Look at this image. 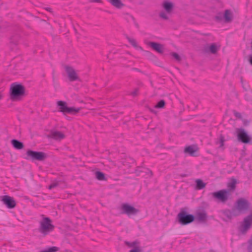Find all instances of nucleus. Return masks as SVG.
<instances>
[{
	"mask_svg": "<svg viewBox=\"0 0 252 252\" xmlns=\"http://www.w3.org/2000/svg\"><path fill=\"white\" fill-rule=\"evenodd\" d=\"M214 198L221 202H225L228 199L229 190L227 189H221L217 192L212 193Z\"/></svg>",
	"mask_w": 252,
	"mask_h": 252,
	"instance_id": "nucleus-6",
	"label": "nucleus"
},
{
	"mask_svg": "<svg viewBox=\"0 0 252 252\" xmlns=\"http://www.w3.org/2000/svg\"><path fill=\"white\" fill-rule=\"evenodd\" d=\"M113 6L117 8H121L124 6L121 0H107Z\"/></svg>",
	"mask_w": 252,
	"mask_h": 252,
	"instance_id": "nucleus-18",
	"label": "nucleus"
},
{
	"mask_svg": "<svg viewBox=\"0 0 252 252\" xmlns=\"http://www.w3.org/2000/svg\"><path fill=\"white\" fill-rule=\"evenodd\" d=\"M249 62H250V63L252 65V56H251L250 57Z\"/></svg>",
	"mask_w": 252,
	"mask_h": 252,
	"instance_id": "nucleus-41",
	"label": "nucleus"
},
{
	"mask_svg": "<svg viewBox=\"0 0 252 252\" xmlns=\"http://www.w3.org/2000/svg\"><path fill=\"white\" fill-rule=\"evenodd\" d=\"M138 92V89H135V90L131 93V94L134 96H136L137 95Z\"/></svg>",
	"mask_w": 252,
	"mask_h": 252,
	"instance_id": "nucleus-36",
	"label": "nucleus"
},
{
	"mask_svg": "<svg viewBox=\"0 0 252 252\" xmlns=\"http://www.w3.org/2000/svg\"><path fill=\"white\" fill-rule=\"evenodd\" d=\"M148 173L150 174V176H152V172L151 171L148 170Z\"/></svg>",
	"mask_w": 252,
	"mask_h": 252,
	"instance_id": "nucleus-44",
	"label": "nucleus"
},
{
	"mask_svg": "<svg viewBox=\"0 0 252 252\" xmlns=\"http://www.w3.org/2000/svg\"><path fill=\"white\" fill-rule=\"evenodd\" d=\"M145 52H146L147 55H148V56H153V54L149 51H145Z\"/></svg>",
	"mask_w": 252,
	"mask_h": 252,
	"instance_id": "nucleus-40",
	"label": "nucleus"
},
{
	"mask_svg": "<svg viewBox=\"0 0 252 252\" xmlns=\"http://www.w3.org/2000/svg\"><path fill=\"white\" fill-rule=\"evenodd\" d=\"M64 135L60 131L51 130L47 135V137L53 138L56 140H61L64 138Z\"/></svg>",
	"mask_w": 252,
	"mask_h": 252,
	"instance_id": "nucleus-14",
	"label": "nucleus"
},
{
	"mask_svg": "<svg viewBox=\"0 0 252 252\" xmlns=\"http://www.w3.org/2000/svg\"><path fill=\"white\" fill-rule=\"evenodd\" d=\"M249 252H252V241L251 242L250 244V246L249 248Z\"/></svg>",
	"mask_w": 252,
	"mask_h": 252,
	"instance_id": "nucleus-38",
	"label": "nucleus"
},
{
	"mask_svg": "<svg viewBox=\"0 0 252 252\" xmlns=\"http://www.w3.org/2000/svg\"><path fill=\"white\" fill-rule=\"evenodd\" d=\"M27 156L30 157L32 160L39 161L44 160L46 158V155L41 152H35L28 150L27 152Z\"/></svg>",
	"mask_w": 252,
	"mask_h": 252,
	"instance_id": "nucleus-8",
	"label": "nucleus"
},
{
	"mask_svg": "<svg viewBox=\"0 0 252 252\" xmlns=\"http://www.w3.org/2000/svg\"><path fill=\"white\" fill-rule=\"evenodd\" d=\"M126 244L129 246V247H134L135 245H136V242H133L132 243H129V242H126Z\"/></svg>",
	"mask_w": 252,
	"mask_h": 252,
	"instance_id": "nucleus-34",
	"label": "nucleus"
},
{
	"mask_svg": "<svg viewBox=\"0 0 252 252\" xmlns=\"http://www.w3.org/2000/svg\"><path fill=\"white\" fill-rule=\"evenodd\" d=\"M95 177L99 181H105L106 180V178H105V174L102 172L97 171L94 173Z\"/></svg>",
	"mask_w": 252,
	"mask_h": 252,
	"instance_id": "nucleus-21",
	"label": "nucleus"
},
{
	"mask_svg": "<svg viewBox=\"0 0 252 252\" xmlns=\"http://www.w3.org/2000/svg\"><path fill=\"white\" fill-rule=\"evenodd\" d=\"M126 38L128 40V41L129 42V43L135 48L136 47H138V45H137V42L136 41V40L133 39V38H130L128 36H127L126 37Z\"/></svg>",
	"mask_w": 252,
	"mask_h": 252,
	"instance_id": "nucleus-27",
	"label": "nucleus"
},
{
	"mask_svg": "<svg viewBox=\"0 0 252 252\" xmlns=\"http://www.w3.org/2000/svg\"><path fill=\"white\" fill-rule=\"evenodd\" d=\"M90 2H100L101 0H90Z\"/></svg>",
	"mask_w": 252,
	"mask_h": 252,
	"instance_id": "nucleus-39",
	"label": "nucleus"
},
{
	"mask_svg": "<svg viewBox=\"0 0 252 252\" xmlns=\"http://www.w3.org/2000/svg\"><path fill=\"white\" fill-rule=\"evenodd\" d=\"M136 48L139 49H140V50H142V51H143L142 48L141 47H140V46H138V47H136Z\"/></svg>",
	"mask_w": 252,
	"mask_h": 252,
	"instance_id": "nucleus-45",
	"label": "nucleus"
},
{
	"mask_svg": "<svg viewBox=\"0 0 252 252\" xmlns=\"http://www.w3.org/2000/svg\"><path fill=\"white\" fill-rule=\"evenodd\" d=\"M224 19L226 23H229L232 19V14L230 10H225L223 14Z\"/></svg>",
	"mask_w": 252,
	"mask_h": 252,
	"instance_id": "nucleus-19",
	"label": "nucleus"
},
{
	"mask_svg": "<svg viewBox=\"0 0 252 252\" xmlns=\"http://www.w3.org/2000/svg\"><path fill=\"white\" fill-rule=\"evenodd\" d=\"M64 68L67 74L68 77L70 81H74L79 80L78 76L75 70L73 67L66 65L64 67Z\"/></svg>",
	"mask_w": 252,
	"mask_h": 252,
	"instance_id": "nucleus-13",
	"label": "nucleus"
},
{
	"mask_svg": "<svg viewBox=\"0 0 252 252\" xmlns=\"http://www.w3.org/2000/svg\"><path fill=\"white\" fill-rule=\"evenodd\" d=\"M252 223V215H249L245 217L241 225V232L246 233L251 227Z\"/></svg>",
	"mask_w": 252,
	"mask_h": 252,
	"instance_id": "nucleus-11",
	"label": "nucleus"
},
{
	"mask_svg": "<svg viewBox=\"0 0 252 252\" xmlns=\"http://www.w3.org/2000/svg\"><path fill=\"white\" fill-rule=\"evenodd\" d=\"M39 224L38 231L44 236L48 235L54 230V226L52 224V220L49 218L44 217L39 222Z\"/></svg>",
	"mask_w": 252,
	"mask_h": 252,
	"instance_id": "nucleus-2",
	"label": "nucleus"
},
{
	"mask_svg": "<svg viewBox=\"0 0 252 252\" xmlns=\"http://www.w3.org/2000/svg\"><path fill=\"white\" fill-rule=\"evenodd\" d=\"M25 94V88L21 84L12 83L10 88V98L13 101L20 100Z\"/></svg>",
	"mask_w": 252,
	"mask_h": 252,
	"instance_id": "nucleus-1",
	"label": "nucleus"
},
{
	"mask_svg": "<svg viewBox=\"0 0 252 252\" xmlns=\"http://www.w3.org/2000/svg\"><path fill=\"white\" fill-rule=\"evenodd\" d=\"M234 114L236 117H237L238 118H241V115L240 113L237 112H234Z\"/></svg>",
	"mask_w": 252,
	"mask_h": 252,
	"instance_id": "nucleus-37",
	"label": "nucleus"
},
{
	"mask_svg": "<svg viewBox=\"0 0 252 252\" xmlns=\"http://www.w3.org/2000/svg\"><path fill=\"white\" fill-rule=\"evenodd\" d=\"M165 102L164 100H160L156 105L155 108L161 109L164 107Z\"/></svg>",
	"mask_w": 252,
	"mask_h": 252,
	"instance_id": "nucleus-26",
	"label": "nucleus"
},
{
	"mask_svg": "<svg viewBox=\"0 0 252 252\" xmlns=\"http://www.w3.org/2000/svg\"><path fill=\"white\" fill-rule=\"evenodd\" d=\"M122 213L128 216L136 215L138 210L128 204H123L121 206Z\"/></svg>",
	"mask_w": 252,
	"mask_h": 252,
	"instance_id": "nucleus-9",
	"label": "nucleus"
},
{
	"mask_svg": "<svg viewBox=\"0 0 252 252\" xmlns=\"http://www.w3.org/2000/svg\"><path fill=\"white\" fill-rule=\"evenodd\" d=\"M230 212L232 217L238 216L241 213V212L238 210L235 206L231 210V211H230Z\"/></svg>",
	"mask_w": 252,
	"mask_h": 252,
	"instance_id": "nucleus-25",
	"label": "nucleus"
},
{
	"mask_svg": "<svg viewBox=\"0 0 252 252\" xmlns=\"http://www.w3.org/2000/svg\"><path fill=\"white\" fill-rule=\"evenodd\" d=\"M178 219L181 224L186 225L192 222L194 220V217L192 215L187 214L186 212H182L178 214Z\"/></svg>",
	"mask_w": 252,
	"mask_h": 252,
	"instance_id": "nucleus-5",
	"label": "nucleus"
},
{
	"mask_svg": "<svg viewBox=\"0 0 252 252\" xmlns=\"http://www.w3.org/2000/svg\"><path fill=\"white\" fill-rule=\"evenodd\" d=\"M133 69H134V70H136V71H139V72H140V70H139V69H138V68H133Z\"/></svg>",
	"mask_w": 252,
	"mask_h": 252,
	"instance_id": "nucleus-47",
	"label": "nucleus"
},
{
	"mask_svg": "<svg viewBox=\"0 0 252 252\" xmlns=\"http://www.w3.org/2000/svg\"><path fill=\"white\" fill-rule=\"evenodd\" d=\"M59 250V248L56 247H52L48 248L47 250L42 251L40 252H55Z\"/></svg>",
	"mask_w": 252,
	"mask_h": 252,
	"instance_id": "nucleus-28",
	"label": "nucleus"
},
{
	"mask_svg": "<svg viewBox=\"0 0 252 252\" xmlns=\"http://www.w3.org/2000/svg\"><path fill=\"white\" fill-rule=\"evenodd\" d=\"M207 218V214L205 212H198L196 215V220L199 222H205Z\"/></svg>",
	"mask_w": 252,
	"mask_h": 252,
	"instance_id": "nucleus-17",
	"label": "nucleus"
},
{
	"mask_svg": "<svg viewBox=\"0 0 252 252\" xmlns=\"http://www.w3.org/2000/svg\"><path fill=\"white\" fill-rule=\"evenodd\" d=\"M224 142V138L222 136H220V147H222L223 146Z\"/></svg>",
	"mask_w": 252,
	"mask_h": 252,
	"instance_id": "nucleus-33",
	"label": "nucleus"
},
{
	"mask_svg": "<svg viewBox=\"0 0 252 252\" xmlns=\"http://www.w3.org/2000/svg\"><path fill=\"white\" fill-rule=\"evenodd\" d=\"M59 185V182H54L53 183H52L49 187V189H53L56 187H57Z\"/></svg>",
	"mask_w": 252,
	"mask_h": 252,
	"instance_id": "nucleus-31",
	"label": "nucleus"
},
{
	"mask_svg": "<svg viewBox=\"0 0 252 252\" xmlns=\"http://www.w3.org/2000/svg\"><path fill=\"white\" fill-rule=\"evenodd\" d=\"M74 32H75V33L77 34L78 33V32H77V30L75 28H74Z\"/></svg>",
	"mask_w": 252,
	"mask_h": 252,
	"instance_id": "nucleus-46",
	"label": "nucleus"
},
{
	"mask_svg": "<svg viewBox=\"0 0 252 252\" xmlns=\"http://www.w3.org/2000/svg\"><path fill=\"white\" fill-rule=\"evenodd\" d=\"M196 188L197 189H202L206 186V184L201 179H196L195 181Z\"/></svg>",
	"mask_w": 252,
	"mask_h": 252,
	"instance_id": "nucleus-23",
	"label": "nucleus"
},
{
	"mask_svg": "<svg viewBox=\"0 0 252 252\" xmlns=\"http://www.w3.org/2000/svg\"><path fill=\"white\" fill-rule=\"evenodd\" d=\"M46 10L48 11L52 12L51 8H49V7L46 8Z\"/></svg>",
	"mask_w": 252,
	"mask_h": 252,
	"instance_id": "nucleus-42",
	"label": "nucleus"
},
{
	"mask_svg": "<svg viewBox=\"0 0 252 252\" xmlns=\"http://www.w3.org/2000/svg\"><path fill=\"white\" fill-rule=\"evenodd\" d=\"M238 139L244 143H248L250 141V138L244 128H237L236 129Z\"/></svg>",
	"mask_w": 252,
	"mask_h": 252,
	"instance_id": "nucleus-10",
	"label": "nucleus"
},
{
	"mask_svg": "<svg viewBox=\"0 0 252 252\" xmlns=\"http://www.w3.org/2000/svg\"><path fill=\"white\" fill-rule=\"evenodd\" d=\"M223 18V14L221 13H218L215 17L216 20L218 21H221Z\"/></svg>",
	"mask_w": 252,
	"mask_h": 252,
	"instance_id": "nucleus-30",
	"label": "nucleus"
},
{
	"mask_svg": "<svg viewBox=\"0 0 252 252\" xmlns=\"http://www.w3.org/2000/svg\"><path fill=\"white\" fill-rule=\"evenodd\" d=\"M172 56L178 61H181V57L177 53H172Z\"/></svg>",
	"mask_w": 252,
	"mask_h": 252,
	"instance_id": "nucleus-32",
	"label": "nucleus"
},
{
	"mask_svg": "<svg viewBox=\"0 0 252 252\" xmlns=\"http://www.w3.org/2000/svg\"><path fill=\"white\" fill-rule=\"evenodd\" d=\"M1 197V201L8 208L12 209L16 206V201L13 197L8 195H3Z\"/></svg>",
	"mask_w": 252,
	"mask_h": 252,
	"instance_id": "nucleus-12",
	"label": "nucleus"
},
{
	"mask_svg": "<svg viewBox=\"0 0 252 252\" xmlns=\"http://www.w3.org/2000/svg\"><path fill=\"white\" fill-rule=\"evenodd\" d=\"M148 45L158 53L161 54L163 52V46L162 44L155 42H149Z\"/></svg>",
	"mask_w": 252,
	"mask_h": 252,
	"instance_id": "nucleus-16",
	"label": "nucleus"
},
{
	"mask_svg": "<svg viewBox=\"0 0 252 252\" xmlns=\"http://www.w3.org/2000/svg\"><path fill=\"white\" fill-rule=\"evenodd\" d=\"M210 252H215L214 251L211 250L210 251Z\"/></svg>",
	"mask_w": 252,
	"mask_h": 252,
	"instance_id": "nucleus-48",
	"label": "nucleus"
},
{
	"mask_svg": "<svg viewBox=\"0 0 252 252\" xmlns=\"http://www.w3.org/2000/svg\"><path fill=\"white\" fill-rule=\"evenodd\" d=\"M162 6L164 11H161L159 14L160 18L164 20H168L169 17L168 14H170L174 8V4L172 2L168 1H164L162 4Z\"/></svg>",
	"mask_w": 252,
	"mask_h": 252,
	"instance_id": "nucleus-4",
	"label": "nucleus"
},
{
	"mask_svg": "<svg viewBox=\"0 0 252 252\" xmlns=\"http://www.w3.org/2000/svg\"><path fill=\"white\" fill-rule=\"evenodd\" d=\"M13 146L16 149L20 150L24 148V144L22 142L16 139L11 141Z\"/></svg>",
	"mask_w": 252,
	"mask_h": 252,
	"instance_id": "nucleus-20",
	"label": "nucleus"
},
{
	"mask_svg": "<svg viewBox=\"0 0 252 252\" xmlns=\"http://www.w3.org/2000/svg\"><path fill=\"white\" fill-rule=\"evenodd\" d=\"M235 206L242 213L249 209L250 203L247 199L240 198L237 200Z\"/></svg>",
	"mask_w": 252,
	"mask_h": 252,
	"instance_id": "nucleus-7",
	"label": "nucleus"
},
{
	"mask_svg": "<svg viewBox=\"0 0 252 252\" xmlns=\"http://www.w3.org/2000/svg\"><path fill=\"white\" fill-rule=\"evenodd\" d=\"M129 252H141V251L138 248L134 247V249L130 250Z\"/></svg>",
	"mask_w": 252,
	"mask_h": 252,
	"instance_id": "nucleus-35",
	"label": "nucleus"
},
{
	"mask_svg": "<svg viewBox=\"0 0 252 252\" xmlns=\"http://www.w3.org/2000/svg\"><path fill=\"white\" fill-rule=\"evenodd\" d=\"M220 47L218 46L216 44H211L208 48V51L213 54H215L218 52Z\"/></svg>",
	"mask_w": 252,
	"mask_h": 252,
	"instance_id": "nucleus-22",
	"label": "nucleus"
},
{
	"mask_svg": "<svg viewBox=\"0 0 252 252\" xmlns=\"http://www.w3.org/2000/svg\"><path fill=\"white\" fill-rule=\"evenodd\" d=\"M1 97H2V96H1V95L0 94V99L1 98Z\"/></svg>",
	"mask_w": 252,
	"mask_h": 252,
	"instance_id": "nucleus-49",
	"label": "nucleus"
},
{
	"mask_svg": "<svg viewBox=\"0 0 252 252\" xmlns=\"http://www.w3.org/2000/svg\"><path fill=\"white\" fill-rule=\"evenodd\" d=\"M57 105L59 107L60 111L64 114L67 113L75 115L80 111L81 108L69 107L67 105V103L63 101H58Z\"/></svg>",
	"mask_w": 252,
	"mask_h": 252,
	"instance_id": "nucleus-3",
	"label": "nucleus"
},
{
	"mask_svg": "<svg viewBox=\"0 0 252 252\" xmlns=\"http://www.w3.org/2000/svg\"><path fill=\"white\" fill-rule=\"evenodd\" d=\"M237 180L234 178H232L230 182L227 184V187L230 190H234L236 188Z\"/></svg>",
	"mask_w": 252,
	"mask_h": 252,
	"instance_id": "nucleus-24",
	"label": "nucleus"
},
{
	"mask_svg": "<svg viewBox=\"0 0 252 252\" xmlns=\"http://www.w3.org/2000/svg\"><path fill=\"white\" fill-rule=\"evenodd\" d=\"M223 214L228 219H231L232 218L230 210H225L223 211Z\"/></svg>",
	"mask_w": 252,
	"mask_h": 252,
	"instance_id": "nucleus-29",
	"label": "nucleus"
},
{
	"mask_svg": "<svg viewBox=\"0 0 252 252\" xmlns=\"http://www.w3.org/2000/svg\"><path fill=\"white\" fill-rule=\"evenodd\" d=\"M141 172L139 169L136 170V173H137V175L139 174V172Z\"/></svg>",
	"mask_w": 252,
	"mask_h": 252,
	"instance_id": "nucleus-43",
	"label": "nucleus"
},
{
	"mask_svg": "<svg viewBox=\"0 0 252 252\" xmlns=\"http://www.w3.org/2000/svg\"><path fill=\"white\" fill-rule=\"evenodd\" d=\"M198 148L195 145H190L185 147L184 153L188 154L191 156L195 157L196 153L198 151Z\"/></svg>",
	"mask_w": 252,
	"mask_h": 252,
	"instance_id": "nucleus-15",
	"label": "nucleus"
}]
</instances>
